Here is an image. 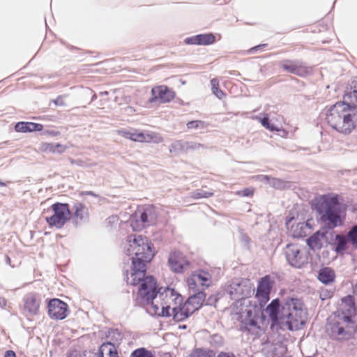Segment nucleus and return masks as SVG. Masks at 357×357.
<instances>
[{
    "instance_id": "1",
    "label": "nucleus",
    "mask_w": 357,
    "mask_h": 357,
    "mask_svg": "<svg viewBox=\"0 0 357 357\" xmlns=\"http://www.w3.org/2000/svg\"><path fill=\"white\" fill-rule=\"evenodd\" d=\"M128 246L126 254L131 256L132 267L127 283L136 286L139 284L138 299L149 301L154 298L158 291L155 289L156 280L151 276H146V264L151 261L154 256L153 246L146 236L130 235L128 236Z\"/></svg>"
},
{
    "instance_id": "2",
    "label": "nucleus",
    "mask_w": 357,
    "mask_h": 357,
    "mask_svg": "<svg viewBox=\"0 0 357 357\" xmlns=\"http://www.w3.org/2000/svg\"><path fill=\"white\" fill-rule=\"evenodd\" d=\"M225 291L231 299L235 301L232 310L236 316V319L240 322V330L251 332L258 329L260 307L257 301L250 299L255 291V287L250 280L234 279L227 285Z\"/></svg>"
},
{
    "instance_id": "3",
    "label": "nucleus",
    "mask_w": 357,
    "mask_h": 357,
    "mask_svg": "<svg viewBox=\"0 0 357 357\" xmlns=\"http://www.w3.org/2000/svg\"><path fill=\"white\" fill-rule=\"evenodd\" d=\"M266 312L275 325H286L289 331L298 330L304 324L303 303L298 298L287 297L280 303L278 298L273 299L266 307Z\"/></svg>"
},
{
    "instance_id": "4",
    "label": "nucleus",
    "mask_w": 357,
    "mask_h": 357,
    "mask_svg": "<svg viewBox=\"0 0 357 357\" xmlns=\"http://www.w3.org/2000/svg\"><path fill=\"white\" fill-rule=\"evenodd\" d=\"M325 119L328 124L337 132L349 134L356 128L357 106L337 102L327 110Z\"/></svg>"
},
{
    "instance_id": "5",
    "label": "nucleus",
    "mask_w": 357,
    "mask_h": 357,
    "mask_svg": "<svg viewBox=\"0 0 357 357\" xmlns=\"http://www.w3.org/2000/svg\"><path fill=\"white\" fill-rule=\"evenodd\" d=\"M314 209L319 215L321 222L333 229L341 226L344 222L342 218V204L337 195H324L316 199Z\"/></svg>"
},
{
    "instance_id": "6",
    "label": "nucleus",
    "mask_w": 357,
    "mask_h": 357,
    "mask_svg": "<svg viewBox=\"0 0 357 357\" xmlns=\"http://www.w3.org/2000/svg\"><path fill=\"white\" fill-rule=\"evenodd\" d=\"M326 331L333 340H349L355 332L354 323L351 316L342 313L330 322Z\"/></svg>"
},
{
    "instance_id": "7",
    "label": "nucleus",
    "mask_w": 357,
    "mask_h": 357,
    "mask_svg": "<svg viewBox=\"0 0 357 357\" xmlns=\"http://www.w3.org/2000/svg\"><path fill=\"white\" fill-rule=\"evenodd\" d=\"M53 214L45 218L50 227L61 229L70 219L71 211L67 203L56 202L51 206Z\"/></svg>"
},
{
    "instance_id": "8",
    "label": "nucleus",
    "mask_w": 357,
    "mask_h": 357,
    "mask_svg": "<svg viewBox=\"0 0 357 357\" xmlns=\"http://www.w3.org/2000/svg\"><path fill=\"white\" fill-rule=\"evenodd\" d=\"M287 262L293 267L301 268L307 263V258L298 245L288 244L284 250Z\"/></svg>"
},
{
    "instance_id": "9",
    "label": "nucleus",
    "mask_w": 357,
    "mask_h": 357,
    "mask_svg": "<svg viewBox=\"0 0 357 357\" xmlns=\"http://www.w3.org/2000/svg\"><path fill=\"white\" fill-rule=\"evenodd\" d=\"M279 66L284 71L299 77H305L309 73L306 63L301 60L286 59L281 61Z\"/></svg>"
},
{
    "instance_id": "10",
    "label": "nucleus",
    "mask_w": 357,
    "mask_h": 357,
    "mask_svg": "<svg viewBox=\"0 0 357 357\" xmlns=\"http://www.w3.org/2000/svg\"><path fill=\"white\" fill-rule=\"evenodd\" d=\"M47 308L48 314L52 319L63 320L68 315V305L58 298L50 300L48 302Z\"/></svg>"
},
{
    "instance_id": "11",
    "label": "nucleus",
    "mask_w": 357,
    "mask_h": 357,
    "mask_svg": "<svg viewBox=\"0 0 357 357\" xmlns=\"http://www.w3.org/2000/svg\"><path fill=\"white\" fill-rule=\"evenodd\" d=\"M211 283V275L202 270L195 271L188 280V284L192 289H195L199 286L202 287V290L210 286Z\"/></svg>"
},
{
    "instance_id": "12",
    "label": "nucleus",
    "mask_w": 357,
    "mask_h": 357,
    "mask_svg": "<svg viewBox=\"0 0 357 357\" xmlns=\"http://www.w3.org/2000/svg\"><path fill=\"white\" fill-rule=\"evenodd\" d=\"M151 98H149L151 103L159 100L161 103L169 102L174 98V92L166 86H155L151 90Z\"/></svg>"
},
{
    "instance_id": "13",
    "label": "nucleus",
    "mask_w": 357,
    "mask_h": 357,
    "mask_svg": "<svg viewBox=\"0 0 357 357\" xmlns=\"http://www.w3.org/2000/svg\"><path fill=\"white\" fill-rule=\"evenodd\" d=\"M215 42V36L212 33H201L190 37H187L184 40L186 45H209Z\"/></svg>"
},
{
    "instance_id": "14",
    "label": "nucleus",
    "mask_w": 357,
    "mask_h": 357,
    "mask_svg": "<svg viewBox=\"0 0 357 357\" xmlns=\"http://www.w3.org/2000/svg\"><path fill=\"white\" fill-rule=\"evenodd\" d=\"M158 213L153 205H149L143 208L140 212V221L142 227L154 225L156 222Z\"/></svg>"
},
{
    "instance_id": "15",
    "label": "nucleus",
    "mask_w": 357,
    "mask_h": 357,
    "mask_svg": "<svg viewBox=\"0 0 357 357\" xmlns=\"http://www.w3.org/2000/svg\"><path fill=\"white\" fill-rule=\"evenodd\" d=\"M73 210L74 211L73 222L75 226H78L82 222L88 220V209L84 204L79 202H75Z\"/></svg>"
},
{
    "instance_id": "16",
    "label": "nucleus",
    "mask_w": 357,
    "mask_h": 357,
    "mask_svg": "<svg viewBox=\"0 0 357 357\" xmlns=\"http://www.w3.org/2000/svg\"><path fill=\"white\" fill-rule=\"evenodd\" d=\"M155 290L158 291L157 295L159 294L160 297L162 299H164L163 296L165 294V297L169 300H171L174 303L175 306H178L182 305L183 298L181 294H178L174 289H171L169 287H166L163 289L162 287L158 289V286L156 285Z\"/></svg>"
},
{
    "instance_id": "17",
    "label": "nucleus",
    "mask_w": 357,
    "mask_h": 357,
    "mask_svg": "<svg viewBox=\"0 0 357 357\" xmlns=\"http://www.w3.org/2000/svg\"><path fill=\"white\" fill-rule=\"evenodd\" d=\"M130 140L138 142H151L160 143L162 142V138L153 133H144L142 132H137L136 130L132 129Z\"/></svg>"
},
{
    "instance_id": "18",
    "label": "nucleus",
    "mask_w": 357,
    "mask_h": 357,
    "mask_svg": "<svg viewBox=\"0 0 357 357\" xmlns=\"http://www.w3.org/2000/svg\"><path fill=\"white\" fill-rule=\"evenodd\" d=\"M272 289V282L269 275L263 277L257 289L256 296H261L264 298H268Z\"/></svg>"
},
{
    "instance_id": "19",
    "label": "nucleus",
    "mask_w": 357,
    "mask_h": 357,
    "mask_svg": "<svg viewBox=\"0 0 357 357\" xmlns=\"http://www.w3.org/2000/svg\"><path fill=\"white\" fill-rule=\"evenodd\" d=\"M307 245L313 252L319 251L325 248L322 239V231H317L307 239Z\"/></svg>"
},
{
    "instance_id": "20",
    "label": "nucleus",
    "mask_w": 357,
    "mask_h": 357,
    "mask_svg": "<svg viewBox=\"0 0 357 357\" xmlns=\"http://www.w3.org/2000/svg\"><path fill=\"white\" fill-rule=\"evenodd\" d=\"M318 280L323 284L328 285L335 281V271L330 267H323L318 271Z\"/></svg>"
},
{
    "instance_id": "21",
    "label": "nucleus",
    "mask_w": 357,
    "mask_h": 357,
    "mask_svg": "<svg viewBox=\"0 0 357 357\" xmlns=\"http://www.w3.org/2000/svg\"><path fill=\"white\" fill-rule=\"evenodd\" d=\"M40 306V301L37 299L36 295L28 294L24 298V309L31 314H36Z\"/></svg>"
},
{
    "instance_id": "22",
    "label": "nucleus",
    "mask_w": 357,
    "mask_h": 357,
    "mask_svg": "<svg viewBox=\"0 0 357 357\" xmlns=\"http://www.w3.org/2000/svg\"><path fill=\"white\" fill-rule=\"evenodd\" d=\"M334 241L333 249L337 254H340L347 250L348 244L350 243L347 234L345 236L335 234Z\"/></svg>"
},
{
    "instance_id": "23",
    "label": "nucleus",
    "mask_w": 357,
    "mask_h": 357,
    "mask_svg": "<svg viewBox=\"0 0 357 357\" xmlns=\"http://www.w3.org/2000/svg\"><path fill=\"white\" fill-rule=\"evenodd\" d=\"M168 264L170 268L175 273H181L183 269V264L181 257L176 252L170 253L168 258Z\"/></svg>"
},
{
    "instance_id": "24",
    "label": "nucleus",
    "mask_w": 357,
    "mask_h": 357,
    "mask_svg": "<svg viewBox=\"0 0 357 357\" xmlns=\"http://www.w3.org/2000/svg\"><path fill=\"white\" fill-rule=\"evenodd\" d=\"M115 342H104L99 347V355H105L106 357H119Z\"/></svg>"
},
{
    "instance_id": "25",
    "label": "nucleus",
    "mask_w": 357,
    "mask_h": 357,
    "mask_svg": "<svg viewBox=\"0 0 357 357\" xmlns=\"http://www.w3.org/2000/svg\"><path fill=\"white\" fill-rule=\"evenodd\" d=\"M193 290L195 291V293L188 298V301L189 303H191L192 305H194L197 307L199 308L205 301L206 294L203 291L202 289L199 290L198 288Z\"/></svg>"
},
{
    "instance_id": "26",
    "label": "nucleus",
    "mask_w": 357,
    "mask_h": 357,
    "mask_svg": "<svg viewBox=\"0 0 357 357\" xmlns=\"http://www.w3.org/2000/svg\"><path fill=\"white\" fill-rule=\"evenodd\" d=\"M322 231V239L324 244V247L326 248L328 245L333 246L335 232L333 229H328L326 226V228L320 229Z\"/></svg>"
},
{
    "instance_id": "27",
    "label": "nucleus",
    "mask_w": 357,
    "mask_h": 357,
    "mask_svg": "<svg viewBox=\"0 0 357 357\" xmlns=\"http://www.w3.org/2000/svg\"><path fill=\"white\" fill-rule=\"evenodd\" d=\"M354 90H349V87L346 88L344 95L343 97V101L347 105L350 106L351 105H356L357 102V93Z\"/></svg>"
},
{
    "instance_id": "28",
    "label": "nucleus",
    "mask_w": 357,
    "mask_h": 357,
    "mask_svg": "<svg viewBox=\"0 0 357 357\" xmlns=\"http://www.w3.org/2000/svg\"><path fill=\"white\" fill-rule=\"evenodd\" d=\"M253 119L258 120L264 128L269 130L270 131L279 130L276 126L270 123L269 117L267 114L262 118L258 116H255L253 117Z\"/></svg>"
},
{
    "instance_id": "29",
    "label": "nucleus",
    "mask_w": 357,
    "mask_h": 357,
    "mask_svg": "<svg viewBox=\"0 0 357 357\" xmlns=\"http://www.w3.org/2000/svg\"><path fill=\"white\" fill-rule=\"evenodd\" d=\"M211 91L220 100L225 96V93L219 88V81L216 78L211 80Z\"/></svg>"
},
{
    "instance_id": "30",
    "label": "nucleus",
    "mask_w": 357,
    "mask_h": 357,
    "mask_svg": "<svg viewBox=\"0 0 357 357\" xmlns=\"http://www.w3.org/2000/svg\"><path fill=\"white\" fill-rule=\"evenodd\" d=\"M185 142L177 140L169 146V149L170 153L176 154L180 151H185Z\"/></svg>"
},
{
    "instance_id": "31",
    "label": "nucleus",
    "mask_w": 357,
    "mask_h": 357,
    "mask_svg": "<svg viewBox=\"0 0 357 357\" xmlns=\"http://www.w3.org/2000/svg\"><path fill=\"white\" fill-rule=\"evenodd\" d=\"M172 311L173 319L175 321H177V322L183 321L187 319V317H185V314L183 313V310L181 308V305L178 306H173Z\"/></svg>"
},
{
    "instance_id": "32",
    "label": "nucleus",
    "mask_w": 357,
    "mask_h": 357,
    "mask_svg": "<svg viewBox=\"0 0 357 357\" xmlns=\"http://www.w3.org/2000/svg\"><path fill=\"white\" fill-rule=\"evenodd\" d=\"M130 357H155L153 353L144 347L138 348L134 350Z\"/></svg>"
},
{
    "instance_id": "33",
    "label": "nucleus",
    "mask_w": 357,
    "mask_h": 357,
    "mask_svg": "<svg viewBox=\"0 0 357 357\" xmlns=\"http://www.w3.org/2000/svg\"><path fill=\"white\" fill-rule=\"evenodd\" d=\"M181 308L182 309L183 313L185 314V317H187V319L190 317L194 313L195 311L199 309L195 305H192V304L189 303L188 301L185 304L181 305Z\"/></svg>"
},
{
    "instance_id": "34",
    "label": "nucleus",
    "mask_w": 357,
    "mask_h": 357,
    "mask_svg": "<svg viewBox=\"0 0 357 357\" xmlns=\"http://www.w3.org/2000/svg\"><path fill=\"white\" fill-rule=\"evenodd\" d=\"M347 236L353 247L357 249V225L353 226L347 233Z\"/></svg>"
},
{
    "instance_id": "35",
    "label": "nucleus",
    "mask_w": 357,
    "mask_h": 357,
    "mask_svg": "<svg viewBox=\"0 0 357 357\" xmlns=\"http://www.w3.org/2000/svg\"><path fill=\"white\" fill-rule=\"evenodd\" d=\"M46 149L49 150L52 153H62L66 151V147L59 143L47 144Z\"/></svg>"
},
{
    "instance_id": "36",
    "label": "nucleus",
    "mask_w": 357,
    "mask_h": 357,
    "mask_svg": "<svg viewBox=\"0 0 357 357\" xmlns=\"http://www.w3.org/2000/svg\"><path fill=\"white\" fill-rule=\"evenodd\" d=\"M210 344L214 347H220L224 344V339L219 334H213L210 337Z\"/></svg>"
},
{
    "instance_id": "37",
    "label": "nucleus",
    "mask_w": 357,
    "mask_h": 357,
    "mask_svg": "<svg viewBox=\"0 0 357 357\" xmlns=\"http://www.w3.org/2000/svg\"><path fill=\"white\" fill-rule=\"evenodd\" d=\"M156 296H157V295L154 298H151V300L146 301V299H145V298L144 299H142V298L138 299L139 298H138V294H137V297H136V303L139 305L151 304V306L153 308V313L157 314L159 310V307L157 305H155L153 302V299L155 298H156Z\"/></svg>"
},
{
    "instance_id": "38",
    "label": "nucleus",
    "mask_w": 357,
    "mask_h": 357,
    "mask_svg": "<svg viewBox=\"0 0 357 357\" xmlns=\"http://www.w3.org/2000/svg\"><path fill=\"white\" fill-rule=\"evenodd\" d=\"M191 197L194 199L208 198L213 195V192L197 190L192 192Z\"/></svg>"
},
{
    "instance_id": "39",
    "label": "nucleus",
    "mask_w": 357,
    "mask_h": 357,
    "mask_svg": "<svg viewBox=\"0 0 357 357\" xmlns=\"http://www.w3.org/2000/svg\"><path fill=\"white\" fill-rule=\"evenodd\" d=\"M286 184L284 180L272 177L269 185L277 189H283L286 187Z\"/></svg>"
},
{
    "instance_id": "40",
    "label": "nucleus",
    "mask_w": 357,
    "mask_h": 357,
    "mask_svg": "<svg viewBox=\"0 0 357 357\" xmlns=\"http://www.w3.org/2000/svg\"><path fill=\"white\" fill-rule=\"evenodd\" d=\"M205 127H206L205 123H204V121H198V120L191 121L187 123V128L188 129H192V128L204 129V128H205Z\"/></svg>"
},
{
    "instance_id": "41",
    "label": "nucleus",
    "mask_w": 357,
    "mask_h": 357,
    "mask_svg": "<svg viewBox=\"0 0 357 357\" xmlns=\"http://www.w3.org/2000/svg\"><path fill=\"white\" fill-rule=\"evenodd\" d=\"M190 357H211V355L205 350L198 348L191 353Z\"/></svg>"
},
{
    "instance_id": "42",
    "label": "nucleus",
    "mask_w": 357,
    "mask_h": 357,
    "mask_svg": "<svg viewBox=\"0 0 357 357\" xmlns=\"http://www.w3.org/2000/svg\"><path fill=\"white\" fill-rule=\"evenodd\" d=\"M185 151L188 150H196L199 149V148H206L204 144L196 143L193 142H185Z\"/></svg>"
},
{
    "instance_id": "43",
    "label": "nucleus",
    "mask_w": 357,
    "mask_h": 357,
    "mask_svg": "<svg viewBox=\"0 0 357 357\" xmlns=\"http://www.w3.org/2000/svg\"><path fill=\"white\" fill-rule=\"evenodd\" d=\"M15 130L19 132H26V122L20 121L15 124Z\"/></svg>"
},
{
    "instance_id": "44",
    "label": "nucleus",
    "mask_w": 357,
    "mask_h": 357,
    "mask_svg": "<svg viewBox=\"0 0 357 357\" xmlns=\"http://www.w3.org/2000/svg\"><path fill=\"white\" fill-rule=\"evenodd\" d=\"M237 195L241 197H250L254 194V190L252 188H245L243 190H239L237 192Z\"/></svg>"
},
{
    "instance_id": "45",
    "label": "nucleus",
    "mask_w": 357,
    "mask_h": 357,
    "mask_svg": "<svg viewBox=\"0 0 357 357\" xmlns=\"http://www.w3.org/2000/svg\"><path fill=\"white\" fill-rule=\"evenodd\" d=\"M172 307H171V306L169 305H167L166 306H162V316L163 317H169L171 316H172V312H171V310H172Z\"/></svg>"
},
{
    "instance_id": "46",
    "label": "nucleus",
    "mask_w": 357,
    "mask_h": 357,
    "mask_svg": "<svg viewBox=\"0 0 357 357\" xmlns=\"http://www.w3.org/2000/svg\"><path fill=\"white\" fill-rule=\"evenodd\" d=\"M132 129L126 130V129H121L118 130V133L119 135L130 139L131 135H132Z\"/></svg>"
},
{
    "instance_id": "47",
    "label": "nucleus",
    "mask_w": 357,
    "mask_h": 357,
    "mask_svg": "<svg viewBox=\"0 0 357 357\" xmlns=\"http://www.w3.org/2000/svg\"><path fill=\"white\" fill-rule=\"evenodd\" d=\"M347 87H349V90L356 91L355 93H357V77H354Z\"/></svg>"
},
{
    "instance_id": "48",
    "label": "nucleus",
    "mask_w": 357,
    "mask_h": 357,
    "mask_svg": "<svg viewBox=\"0 0 357 357\" xmlns=\"http://www.w3.org/2000/svg\"><path fill=\"white\" fill-rule=\"evenodd\" d=\"M268 45L264 43V44H261V45H257L255 47H253L252 48H250L249 50V52L250 53H254L258 50H262L264 47H266Z\"/></svg>"
},
{
    "instance_id": "49",
    "label": "nucleus",
    "mask_w": 357,
    "mask_h": 357,
    "mask_svg": "<svg viewBox=\"0 0 357 357\" xmlns=\"http://www.w3.org/2000/svg\"><path fill=\"white\" fill-rule=\"evenodd\" d=\"M241 241L245 245H248L249 244V243H250V239L249 236L246 234L241 233Z\"/></svg>"
},
{
    "instance_id": "50",
    "label": "nucleus",
    "mask_w": 357,
    "mask_h": 357,
    "mask_svg": "<svg viewBox=\"0 0 357 357\" xmlns=\"http://www.w3.org/2000/svg\"><path fill=\"white\" fill-rule=\"evenodd\" d=\"M259 178L261 182H264L269 185L272 177L267 175H260L259 176Z\"/></svg>"
},
{
    "instance_id": "51",
    "label": "nucleus",
    "mask_w": 357,
    "mask_h": 357,
    "mask_svg": "<svg viewBox=\"0 0 357 357\" xmlns=\"http://www.w3.org/2000/svg\"><path fill=\"white\" fill-rule=\"evenodd\" d=\"M217 357H236L232 352L221 351L218 354Z\"/></svg>"
},
{
    "instance_id": "52",
    "label": "nucleus",
    "mask_w": 357,
    "mask_h": 357,
    "mask_svg": "<svg viewBox=\"0 0 357 357\" xmlns=\"http://www.w3.org/2000/svg\"><path fill=\"white\" fill-rule=\"evenodd\" d=\"M56 105L62 106L64 105V102L62 96H59L56 100H54Z\"/></svg>"
},
{
    "instance_id": "53",
    "label": "nucleus",
    "mask_w": 357,
    "mask_h": 357,
    "mask_svg": "<svg viewBox=\"0 0 357 357\" xmlns=\"http://www.w3.org/2000/svg\"><path fill=\"white\" fill-rule=\"evenodd\" d=\"M4 357H16L15 353L12 350H7L4 353Z\"/></svg>"
},
{
    "instance_id": "54",
    "label": "nucleus",
    "mask_w": 357,
    "mask_h": 357,
    "mask_svg": "<svg viewBox=\"0 0 357 357\" xmlns=\"http://www.w3.org/2000/svg\"><path fill=\"white\" fill-rule=\"evenodd\" d=\"M33 131H41L43 130V126L42 124L33 123Z\"/></svg>"
},
{
    "instance_id": "55",
    "label": "nucleus",
    "mask_w": 357,
    "mask_h": 357,
    "mask_svg": "<svg viewBox=\"0 0 357 357\" xmlns=\"http://www.w3.org/2000/svg\"><path fill=\"white\" fill-rule=\"evenodd\" d=\"M33 122H26V132H33Z\"/></svg>"
},
{
    "instance_id": "56",
    "label": "nucleus",
    "mask_w": 357,
    "mask_h": 357,
    "mask_svg": "<svg viewBox=\"0 0 357 357\" xmlns=\"http://www.w3.org/2000/svg\"><path fill=\"white\" fill-rule=\"evenodd\" d=\"M6 300L3 297H0V307L2 308L4 307L6 305Z\"/></svg>"
},
{
    "instance_id": "57",
    "label": "nucleus",
    "mask_w": 357,
    "mask_h": 357,
    "mask_svg": "<svg viewBox=\"0 0 357 357\" xmlns=\"http://www.w3.org/2000/svg\"><path fill=\"white\" fill-rule=\"evenodd\" d=\"M82 195H91V196H93V197H98V195L96 194H95L92 191H85V192H82Z\"/></svg>"
},
{
    "instance_id": "58",
    "label": "nucleus",
    "mask_w": 357,
    "mask_h": 357,
    "mask_svg": "<svg viewBox=\"0 0 357 357\" xmlns=\"http://www.w3.org/2000/svg\"><path fill=\"white\" fill-rule=\"evenodd\" d=\"M111 334H113L114 335L116 334L118 336H119V337L121 336L120 333L118 332L117 329L112 330L111 331H109V336H110Z\"/></svg>"
},
{
    "instance_id": "59",
    "label": "nucleus",
    "mask_w": 357,
    "mask_h": 357,
    "mask_svg": "<svg viewBox=\"0 0 357 357\" xmlns=\"http://www.w3.org/2000/svg\"><path fill=\"white\" fill-rule=\"evenodd\" d=\"M354 294L357 296V283L356 284V285L354 286Z\"/></svg>"
},
{
    "instance_id": "60",
    "label": "nucleus",
    "mask_w": 357,
    "mask_h": 357,
    "mask_svg": "<svg viewBox=\"0 0 357 357\" xmlns=\"http://www.w3.org/2000/svg\"><path fill=\"white\" fill-rule=\"evenodd\" d=\"M178 328H179L180 329H186V328H187V326H186V325H180V326H178Z\"/></svg>"
},
{
    "instance_id": "61",
    "label": "nucleus",
    "mask_w": 357,
    "mask_h": 357,
    "mask_svg": "<svg viewBox=\"0 0 357 357\" xmlns=\"http://www.w3.org/2000/svg\"><path fill=\"white\" fill-rule=\"evenodd\" d=\"M229 74L234 75H236V72L235 70H231L229 72Z\"/></svg>"
},
{
    "instance_id": "62",
    "label": "nucleus",
    "mask_w": 357,
    "mask_h": 357,
    "mask_svg": "<svg viewBox=\"0 0 357 357\" xmlns=\"http://www.w3.org/2000/svg\"><path fill=\"white\" fill-rule=\"evenodd\" d=\"M6 183H4V182H3V181H1L0 180V186H2V187H3V186H6Z\"/></svg>"
},
{
    "instance_id": "63",
    "label": "nucleus",
    "mask_w": 357,
    "mask_h": 357,
    "mask_svg": "<svg viewBox=\"0 0 357 357\" xmlns=\"http://www.w3.org/2000/svg\"><path fill=\"white\" fill-rule=\"evenodd\" d=\"M10 259L8 257H7V262H10Z\"/></svg>"
},
{
    "instance_id": "64",
    "label": "nucleus",
    "mask_w": 357,
    "mask_h": 357,
    "mask_svg": "<svg viewBox=\"0 0 357 357\" xmlns=\"http://www.w3.org/2000/svg\"><path fill=\"white\" fill-rule=\"evenodd\" d=\"M347 298H349L350 300L351 299V296H349Z\"/></svg>"
}]
</instances>
